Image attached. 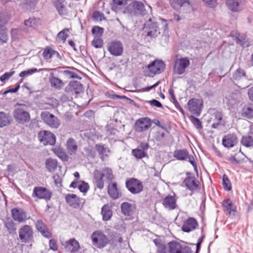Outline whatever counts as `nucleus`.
<instances>
[{"instance_id":"nucleus-10","label":"nucleus","mask_w":253,"mask_h":253,"mask_svg":"<svg viewBox=\"0 0 253 253\" xmlns=\"http://www.w3.org/2000/svg\"><path fill=\"white\" fill-rule=\"evenodd\" d=\"M173 156L178 160H188L197 170V165L194 157L189 155L186 149L177 150L174 152Z\"/></svg>"},{"instance_id":"nucleus-28","label":"nucleus","mask_w":253,"mask_h":253,"mask_svg":"<svg viewBox=\"0 0 253 253\" xmlns=\"http://www.w3.org/2000/svg\"><path fill=\"white\" fill-rule=\"evenodd\" d=\"M36 226L37 230L40 232L42 235L46 238H50L52 237V234L47 230L46 225L42 220H38Z\"/></svg>"},{"instance_id":"nucleus-6","label":"nucleus","mask_w":253,"mask_h":253,"mask_svg":"<svg viewBox=\"0 0 253 253\" xmlns=\"http://www.w3.org/2000/svg\"><path fill=\"white\" fill-rule=\"evenodd\" d=\"M126 186L132 194H139L143 190V185L142 182L135 178L126 179Z\"/></svg>"},{"instance_id":"nucleus-24","label":"nucleus","mask_w":253,"mask_h":253,"mask_svg":"<svg viewBox=\"0 0 253 253\" xmlns=\"http://www.w3.org/2000/svg\"><path fill=\"white\" fill-rule=\"evenodd\" d=\"M198 226L196 219L193 217L188 218L183 223L182 230L185 232H189L195 229Z\"/></svg>"},{"instance_id":"nucleus-37","label":"nucleus","mask_w":253,"mask_h":253,"mask_svg":"<svg viewBox=\"0 0 253 253\" xmlns=\"http://www.w3.org/2000/svg\"><path fill=\"white\" fill-rule=\"evenodd\" d=\"M40 19L35 17H31L24 21V25L27 28L35 29L38 27L40 23Z\"/></svg>"},{"instance_id":"nucleus-34","label":"nucleus","mask_w":253,"mask_h":253,"mask_svg":"<svg viewBox=\"0 0 253 253\" xmlns=\"http://www.w3.org/2000/svg\"><path fill=\"white\" fill-rule=\"evenodd\" d=\"M101 213L104 221H108L111 219L112 211L108 204H105L102 207Z\"/></svg>"},{"instance_id":"nucleus-33","label":"nucleus","mask_w":253,"mask_h":253,"mask_svg":"<svg viewBox=\"0 0 253 253\" xmlns=\"http://www.w3.org/2000/svg\"><path fill=\"white\" fill-rule=\"evenodd\" d=\"M66 146L67 150L70 155L76 154L78 149V146L76 141L73 138H69L66 142Z\"/></svg>"},{"instance_id":"nucleus-43","label":"nucleus","mask_w":253,"mask_h":253,"mask_svg":"<svg viewBox=\"0 0 253 253\" xmlns=\"http://www.w3.org/2000/svg\"><path fill=\"white\" fill-rule=\"evenodd\" d=\"M102 173L103 177L106 178V179L109 181H111L114 178L112 170L108 168H105L102 169Z\"/></svg>"},{"instance_id":"nucleus-25","label":"nucleus","mask_w":253,"mask_h":253,"mask_svg":"<svg viewBox=\"0 0 253 253\" xmlns=\"http://www.w3.org/2000/svg\"><path fill=\"white\" fill-rule=\"evenodd\" d=\"M67 203L70 206L78 209L80 207L81 199L75 194H67L65 196Z\"/></svg>"},{"instance_id":"nucleus-38","label":"nucleus","mask_w":253,"mask_h":253,"mask_svg":"<svg viewBox=\"0 0 253 253\" xmlns=\"http://www.w3.org/2000/svg\"><path fill=\"white\" fill-rule=\"evenodd\" d=\"M57 164L56 160L49 158L45 162V167L49 172H53L56 169Z\"/></svg>"},{"instance_id":"nucleus-29","label":"nucleus","mask_w":253,"mask_h":253,"mask_svg":"<svg viewBox=\"0 0 253 253\" xmlns=\"http://www.w3.org/2000/svg\"><path fill=\"white\" fill-rule=\"evenodd\" d=\"M222 205L224 208V211L226 214L228 215H235V208L230 199L224 200L222 202Z\"/></svg>"},{"instance_id":"nucleus-3","label":"nucleus","mask_w":253,"mask_h":253,"mask_svg":"<svg viewBox=\"0 0 253 253\" xmlns=\"http://www.w3.org/2000/svg\"><path fill=\"white\" fill-rule=\"evenodd\" d=\"M41 118L46 125L52 128L57 129L60 126V120L48 111L42 112L41 114Z\"/></svg>"},{"instance_id":"nucleus-40","label":"nucleus","mask_w":253,"mask_h":253,"mask_svg":"<svg viewBox=\"0 0 253 253\" xmlns=\"http://www.w3.org/2000/svg\"><path fill=\"white\" fill-rule=\"evenodd\" d=\"M241 144L246 147H253V138L252 136L246 135L242 137Z\"/></svg>"},{"instance_id":"nucleus-53","label":"nucleus","mask_w":253,"mask_h":253,"mask_svg":"<svg viewBox=\"0 0 253 253\" xmlns=\"http://www.w3.org/2000/svg\"><path fill=\"white\" fill-rule=\"evenodd\" d=\"M38 69L36 68L30 69L27 70H25V71L21 72L19 74V76L20 77H23L25 76L26 75H32L33 73L38 72Z\"/></svg>"},{"instance_id":"nucleus-59","label":"nucleus","mask_w":253,"mask_h":253,"mask_svg":"<svg viewBox=\"0 0 253 253\" xmlns=\"http://www.w3.org/2000/svg\"><path fill=\"white\" fill-rule=\"evenodd\" d=\"M93 175L94 181L101 180L103 178L102 172L98 170H94L93 172Z\"/></svg>"},{"instance_id":"nucleus-49","label":"nucleus","mask_w":253,"mask_h":253,"mask_svg":"<svg viewBox=\"0 0 253 253\" xmlns=\"http://www.w3.org/2000/svg\"><path fill=\"white\" fill-rule=\"evenodd\" d=\"M52 51H53V49H52L51 47L48 46L45 47L42 53V55L44 58L46 60L50 59L53 56Z\"/></svg>"},{"instance_id":"nucleus-16","label":"nucleus","mask_w":253,"mask_h":253,"mask_svg":"<svg viewBox=\"0 0 253 253\" xmlns=\"http://www.w3.org/2000/svg\"><path fill=\"white\" fill-rule=\"evenodd\" d=\"M187 177L183 181L185 186L191 191H194L200 188L199 182L196 177L189 172L186 173Z\"/></svg>"},{"instance_id":"nucleus-42","label":"nucleus","mask_w":253,"mask_h":253,"mask_svg":"<svg viewBox=\"0 0 253 253\" xmlns=\"http://www.w3.org/2000/svg\"><path fill=\"white\" fill-rule=\"evenodd\" d=\"M110 240L111 242L109 244L113 246H116L117 243H122L123 242L122 236L117 233H112V238Z\"/></svg>"},{"instance_id":"nucleus-9","label":"nucleus","mask_w":253,"mask_h":253,"mask_svg":"<svg viewBox=\"0 0 253 253\" xmlns=\"http://www.w3.org/2000/svg\"><path fill=\"white\" fill-rule=\"evenodd\" d=\"M168 253H192V251L188 246L172 241L168 244Z\"/></svg>"},{"instance_id":"nucleus-2","label":"nucleus","mask_w":253,"mask_h":253,"mask_svg":"<svg viewBox=\"0 0 253 253\" xmlns=\"http://www.w3.org/2000/svg\"><path fill=\"white\" fill-rule=\"evenodd\" d=\"M231 79L238 85L239 88L242 89L245 88L249 86L247 84H244L243 81L251 80L246 75L245 71L241 68H238L233 73Z\"/></svg>"},{"instance_id":"nucleus-62","label":"nucleus","mask_w":253,"mask_h":253,"mask_svg":"<svg viewBox=\"0 0 253 253\" xmlns=\"http://www.w3.org/2000/svg\"><path fill=\"white\" fill-rule=\"evenodd\" d=\"M113 7L118 6H123L126 4V0H113Z\"/></svg>"},{"instance_id":"nucleus-52","label":"nucleus","mask_w":253,"mask_h":253,"mask_svg":"<svg viewBox=\"0 0 253 253\" xmlns=\"http://www.w3.org/2000/svg\"><path fill=\"white\" fill-rule=\"evenodd\" d=\"M162 28L161 30L162 31V33L163 35H165V36H167L169 33V29H168V25L167 23V21L166 20L162 19Z\"/></svg>"},{"instance_id":"nucleus-47","label":"nucleus","mask_w":253,"mask_h":253,"mask_svg":"<svg viewBox=\"0 0 253 253\" xmlns=\"http://www.w3.org/2000/svg\"><path fill=\"white\" fill-rule=\"evenodd\" d=\"M69 31V29L68 28H65L60 32H59L57 34V37L59 39L62 40L63 42H65L68 37L69 35L68 33Z\"/></svg>"},{"instance_id":"nucleus-64","label":"nucleus","mask_w":253,"mask_h":253,"mask_svg":"<svg viewBox=\"0 0 253 253\" xmlns=\"http://www.w3.org/2000/svg\"><path fill=\"white\" fill-rule=\"evenodd\" d=\"M248 96L249 100L253 102V86L248 89Z\"/></svg>"},{"instance_id":"nucleus-58","label":"nucleus","mask_w":253,"mask_h":253,"mask_svg":"<svg viewBox=\"0 0 253 253\" xmlns=\"http://www.w3.org/2000/svg\"><path fill=\"white\" fill-rule=\"evenodd\" d=\"M49 246L50 249L54 251H57L58 250V248L55 240L50 239L49 241Z\"/></svg>"},{"instance_id":"nucleus-18","label":"nucleus","mask_w":253,"mask_h":253,"mask_svg":"<svg viewBox=\"0 0 253 253\" xmlns=\"http://www.w3.org/2000/svg\"><path fill=\"white\" fill-rule=\"evenodd\" d=\"M13 116L15 120L19 124H24L29 121L30 116L29 113L21 108H17L15 110Z\"/></svg>"},{"instance_id":"nucleus-63","label":"nucleus","mask_w":253,"mask_h":253,"mask_svg":"<svg viewBox=\"0 0 253 253\" xmlns=\"http://www.w3.org/2000/svg\"><path fill=\"white\" fill-rule=\"evenodd\" d=\"M160 246L158 248V251L159 253H168V249H167L166 246L163 244L159 245Z\"/></svg>"},{"instance_id":"nucleus-31","label":"nucleus","mask_w":253,"mask_h":253,"mask_svg":"<svg viewBox=\"0 0 253 253\" xmlns=\"http://www.w3.org/2000/svg\"><path fill=\"white\" fill-rule=\"evenodd\" d=\"M68 89L78 94L83 91V85L78 81L71 82L68 85Z\"/></svg>"},{"instance_id":"nucleus-50","label":"nucleus","mask_w":253,"mask_h":253,"mask_svg":"<svg viewBox=\"0 0 253 253\" xmlns=\"http://www.w3.org/2000/svg\"><path fill=\"white\" fill-rule=\"evenodd\" d=\"M92 33L97 37H100L103 33L104 29L99 26H94L92 28Z\"/></svg>"},{"instance_id":"nucleus-22","label":"nucleus","mask_w":253,"mask_h":253,"mask_svg":"<svg viewBox=\"0 0 253 253\" xmlns=\"http://www.w3.org/2000/svg\"><path fill=\"white\" fill-rule=\"evenodd\" d=\"M147 68L153 74H160L165 70V64L162 60H155L149 64Z\"/></svg>"},{"instance_id":"nucleus-4","label":"nucleus","mask_w":253,"mask_h":253,"mask_svg":"<svg viewBox=\"0 0 253 253\" xmlns=\"http://www.w3.org/2000/svg\"><path fill=\"white\" fill-rule=\"evenodd\" d=\"M143 31L147 37L153 38H155L161 33L157 23L151 18L144 24Z\"/></svg>"},{"instance_id":"nucleus-30","label":"nucleus","mask_w":253,"mask_h":253,"mask_svg":"<svg viewBox=\"0 0 253 253\" xmlns=\"http://www.w3.org/2000/svg\"><path fill=\"white\" fill-rule=\"evenodd\" d=\"M163 204L166 209L169 210H174L176 207V199L173 196L169 195L164 198Z\"/></svg>"},{"instance_id":"nucleus-13","label":"nucleus","mask_w":253,"mask_h":253,"mask_svg":"<svg viewBox=\"0 0 253 253\" xmlns=\"http://www.w3.org/2000/svg\"><path fill=\"white\" fill-rule=\"evenodd\" d=\"M32 196L48 201L51 198L52 193L46 188L37 186L34 188Z\"/></svg>"},{"instance_id":"nucleus-57","label":"nucleus","mask_w":253,"mask_h":253,"mask_svg":"<svg viewBox=\"0 0 253 253\" xmlns=\"http://www.w3.org/2000/svg\"><path fill=\"white\" fill-rule=\"evenodd\" d=\"M226 159L234 165H237L240 163V161L236 159L235 156L232 154L227 156Z\"/></svg>"},{"instance_id":"nucleus-36","label":"nucleus","mask_w":253,"mask_h":253,"mask_svg":"<svg viewBox=\"0 0 253 253\" xmlns=\"http://www.w3.org/2000/svg\"><path fill=\"white\" fill-rule=\"evenodd\" d=\"M49 81L51 86L58 89L61 88L64 85L62 81L54 77L53 73L50 74Z\"/></svg>"},{"instance_id":"nucleus-17","label":"nucleus","mask_w":253,"mask_h":253,"mask_svg":"<svg viewBox=\"0 0 253 253\" xmlns=\"http://www.w3.org/2000/svg\"><path fill=\"white\" fill-rule=\"evenodd\" d=\"M51 2L60 16H64L68 14L67 2L66 0H51Z\"/></svg>"},{"instance_id":"nucleus-48","label":"nucleus","mask_w":253,"mask_h":253,"mask_svg":"<svg viewBox=\"0 0 253 253\" xmlns=\"http://www.w3.org/2000/svg\"><path fill=\"white\" fill-rule=\"evenodd\" d=\"M170 4L174 8H177L183 5L186 2H188V0H170Z\"/></svg>"},{"instance_id":"nucleus-39","label":"nucleus","mask_w":253,"mask_h":253,"mask_svg":"<svg viewBox=\"0 0 253 253\" xmlns=\"http://www.w3.org/2000/svg\"><path fill=\"white\" fill-rule=\"evenodd\" d=\"M121 211L125 215H129L132 211V205L128 202H124L121 206Z\"/></svg>"},{"instance_id":"nucleus-41","label":"nucleus","mask_w":253,"mask_h":253,"mask_svg":"<svg viewBox=\"0 0 253 253\" xmlns=\"http://www.w3.org/2000/svg\"><path fill=\"white\" fill-rule=\"evenodd\" d=\"M53 152L62 161L68 160V157L62 148L59 147L55 148L53 149Z\"/></svg>"},{"instance_id":"nucleus-21","label":"nucleus","mask_w":253,"mask_h":253,"mask_svg":"<svg viewBox=\"0 0 253 253\" xmlns=\"http://www.w3.org/2000/svg\"><path fill=\"white\" fill-rule=\"evenodd\" d=\"M246 2V0H226V3L232 12H239L244 8Z\"/></svg>"},{"instance_id":"nucleus-14","label":"nucleus","mask_w":253,"mask_h":253,"mask_svg":"<svg viewBox=\"0 0 253 253\" xmlns=\"http://www.w3.org/2000/svg\"><path fill=\"white\" fill-rule=\"evenodd\" d=\"M203 101L196 98L189 100L187 103L188 109L190 113L198 116L201 113Z\"/></svg>"},{"instance_id":"nucleus-46","label":"nucleus","mask_w":253,"mask_h":253,"mask_svg":"<svg viewBox=\"0 0 253 253\" xmlns=\"http://www.w3.org/2000/svg\"><path fill=\"white\" fill-rule=\"evenodd\" d=\"M222 184L224 190L226 191H230L231 190V183L228 176L226 174H224L223 175Z\"/></svg>"},{"instance_id":"nucleus-45","label":"nucleus","mask_w":253,"mask_h":253,"mask_svg":"<svg viewBox=\"0 0 253 253\" xmlns=\"http://www.w3.org/2000/svg\"><path fill=\"white\" fill-rule=\"evenodd\" d=\"M132 155L137 159H141L147 156V153L140 149H134L131 151Z\"/></svg>"},{"instance_id":"nucleus-23","label":"nucleus","mask_w":253,"mask_h":253,"mask_svg":"<svg viewBox=\"0 0 253 253\" xmlns=\"http://www.w3.org/2000/svg\"><path fill=\"white\" fill-rule=\"evenodd\" d=\"M108 193L113 200L118 199L122 196V193L118 188L116 182L110 183L108 185Z\"/></svg>"},{"instance_id":"nucleus-61","label":"nucleus","mask_w":253,"mask_h":253,"mask_svg":"<svg viewBox=\"0 0 253 253\" xmlns=\"http://www.w3.org/2000/svg\"><path fill=\"white\" fill-rule=\"evenodd\" d=\"M191 118L193 119L192 122L196 126V127L198 129H202L203 126L200 120L197 118L194 117L193 116H191Z\"/></svg>"},{"instance_id":"nucleus-51","label":"nucleus","mask_w":253,"mask_h":253,"mask_svg":"<svg viewBox=\"0 0 253 253\" xmlns=\"http://www.w3.org/2000/svg\"><path fill=\"white\" fill-rule=\"evenodd\" d=\"M78 188L81 192L85 193L88 190L89 187L87 183L82 181L78 185Z\"/></svg>"},{"instance_id":"nucleus-27","label":"nucleus","mask_w":253,"mask_h":253,"mask_svg":"<svg viewBox=\"0 0 253 253\" xmlns=\"http://www.w3.org/2000/svg\"><path fill=\"white\" fill-rule=\"evenodd\" d=\"M5 23L4 16L0 13V45L6 43L8 40L7 35L3 29Z\"/></svg>"},{"instance_id":"nucleus-8","label":"nucleus","mask_w":253,"mask_h":253,"mask_svg":"<svg viewBox=\"0 0 253 253\" xmlns=\"http://www.w3.org/2000/svg\"><path fill=\"white\" fill-rule=\"evenodd\" d=\"M189 65L190 61L187 57L177 58L174 60L173 72L176 74L182 75Z\"/></svg>"},{"instance_id":"nucleus-7","label":"nucleus","mask_w":253,"mask_h":253,"mask_svg":"<svg viewBox=\"0 0 253 253\" xmlns=\"http://www.w3.org/2000/svg\"><path fill=\"white\" fill-rule=\"evenodd\" d=\"M127 12L132 15H144L145 8L143 2L138 1H133L129 3L126 9Z\"/></svg>"},{"instance_id":"nucleus-35","label":"nucleus","mask_w":253,"mask_h":253,"mask_svg":"<svg viewBox=\"0 0 253 253\" xmlns=\"http://www.w3.org/2000/svg\"><path fill=\"white\" fill-rule=\"evenodd\" d=\"M241 115L248 119L253 118V104H250L244 106L241 111Z\"/></svg>"},{"instance_id":"nucleus-60","label":"nucleus","mask_w":253,"mask_h":253,"mask_svg":"<svg viewBox=\"0 0 253 253\" xmlns=\"http://www.w3.org/2000/svg\"><path fill=\"white\" fill-rule=\"evenodd\" d=\"M204 3L208 6L213 8L216 5L217 0H202Z\"/></svg>"},{"instance_id":"nucleus-32","label":"nucleus","mask_w":253,"mask_h":253,"mask_svg":"<svg viewBox=\"0 0 253 253\" xmlns=\"http://www.w3.org/2000/svg\"><path fill=\"white\" fill-rule=\"evenodd\" d=\"M95 148L98 152L100 158L104 161V159L108 157L110 150L108 148L102 144H98L95 145Z\"/></svg>"},{"instance_id":"nucleus-19","label":"nucleus","mask_w":253,"mask_h":253,"mask_svg":"<svg viewBox=\"0 0 253 253\" xmlns=\"http://www.w3.org/2000/svg\"><path fill=\"white\" fill-rule=\"evenodd\" d=\"M11 213L13 219L18 222H23L28 219L27 213L21 208H13Z\"/></svg>"},{"instance_id":"nucleus-56","label":"nucleus","mask_w":253,"mask_h":253,"mask_svg":"<svg viewBox=\"0 0 253 253\" xmlns=\"http://www.w3.org/2000/svg\"><path fill=\"white\" fill-rule=\"evenodd\" d=\"M14 71L6 72L0 77V80L2 82H4L6 80H8L14 74Z\"/></svg>"},{"instance_id":"nucleus-5","label":"nucleus","mask_w":253,"mask_h":253,"mask_svg":"<svg viewBox=\"0 0 253 253\" xmlns=\"http://www.w3.org/2000/svg\"><path fill=\"white\" fill-rule=\"evenodd\" d=\"M107 48L110 54L114 56H121L124 52V46L122 42L117 40L108 42Z\"/></svg>"},{"instance_id":"nucleus-44","label":"nucleus","mask_w":253,"mask_h":253,"mask_svg":"<svg viewBox=\"0 0 253 253\" xmlns=\"http://www.w3.org/2000/svg\"><path fill=\"white\" fill-rule=\"evenodd\" d=\"M10 123L9 117L4 112H0V127H2Z\"/></svg>"},{"instance_id":"nucleus-1","label":"nucleus","mask_w":253,"mask_h":253,"mask_svg":"<svg viewBox=\"0 0 253 253\" xmlns=\"http://www.w3.org/2000/svg\"><path fill=\"white\" fill-rule=\"evenodd\" d=\"M92 245L97 249H102L109 245L111 241L101 230L94 231L91 235Z\"/></svg>"},{"instance_id":"nucleus-11","label":"nucleus","mask_w":253,"mask_h":253,"mask_svg":"<svg viewBox=\"0 0 253 253\" xmlns=\"http://www.w3.org/2000/svg\"><path fill=\"white\" fill-rule=\"evenodd\" d=\"M152 125L151 120L147 117L137 120L134 125V129L137 132H142L149 129Z\"/></svg>"},{"instance_id":"nucleus-15","label":"nucleus","mask_w":253,"mask_h":253,"mask_svg":"<svg viewBox=\"0 0 253 253\" xmlns=\"http://www.w3.org/2000/svg\"><path fill=\"white\" fill-rule=\"evenodd\" d=\"M39 139L44 145H53L55 143L56 137L55 135L52 132L43 130L39 133Z\"/></svg>"},{"instance_id":"nucleus-26","label":"nucleus","mask_w":253,"mask_h":253,"mask_svg":"<svg viewBox=\"0 0 253 253\" xmlns=\"http://www.w3.org/2000/svg\"><path fill=\"white\" fill-rule=\"evenodd\" d=\"M222 142L225 147L231 148L237 143V138L234 134H229L223 137Z\"/></svg>"},{"instance_id":"nucleus-20","label":"nucleus","mask_w":253,"mask_h":253,"mask_svg":"<svg viewBox=\"0 0 253 253\" xmlns=\"http://www.w3.org/2000/svg\"><path fill=\"white\" fill-rule=\"evenodd\" d=\"M19 236L23 242L26 243L30 241L33 237L32 228L28 225L23 226L19 229Z\"/></svg>"},{"instance_id":"nucleus-12","label":"nucleus","mask_w":253,"mask_h":253,"mask_svg":"<svg viewBox=\"0 0 253 253\" xmlns=\"http://www.w3.org/2000/svg\"><path fill=\"white\" fill-rule=\"evenodd\" d=\"M62 246L69 253H84L81 251V246L79 242L73 238L62 243Z\"/></svg>"},{"instance_id":"nucleus-55","label":"nucleus","mask_w":253,"mask_h":253,"mask_svg":"<svg viewBox=\"0 0 253 253\" xmlns=\"http://www.w3.org/2000/svg\"><path fill=\"white\" fill-rule=\"evenodd\" d=\"M231 36L236 40L237 42L239 43H241V42H242L243 39L241 37L240 33L238 32L232 31L231 33Z\"/></svg>"},{"instance_id":"nucleus-54","label":"nucleus","mask_w":253,"mask_h":253,"mask_svg":"<svg viewBox=\"0 0 253 253\" xmlns=\"http://www.w3.org/2000/svg\"><path fill=\"white\" fill-rule=\"evenodd\" d=\"M92 45L95 48H101L103 46V41L100 38H95L92 41Z\"/></svg>"}]
</instances>
